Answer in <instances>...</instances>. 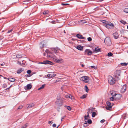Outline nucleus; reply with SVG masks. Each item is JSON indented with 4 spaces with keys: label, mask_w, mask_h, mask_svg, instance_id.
I'll list each match as a JSON object with an SVG mask.
<instances>
[{
    "label": "nucleus",
    "mask_w": 128,
    "mask_h": 128,
    "mask_svg": "<svg viewBox=\"0 0 128 128\" xmlns=\"http://www.w3.org/2000/svg\"><path fill=\"white\" fill-rule=\"evenodd\" d=\"M85 123H84V126L86 127L88 126V125L87 124V121H85Z\"/></svg>",
    "instance_id": "obj_30"
},
{
    "label": "nucleus",
    "mask_w": 128,
    "mask_h": 128,
    "mask_svg": "<svg viewBox=\"0 0 128 128\" xmlns=\"http://www.w3.org/2000/svg\"><path fill=\"white\" fill-rule=\"evenodd\" d=\"M23 108V106H19V107L18 108V109H22Z\"/></svg>",
    "instance_id": "obj_52"
},
{
    "label": "nucleus",
    "mask_w": 128,
    "mask_h": 128,
    "mask_svg": "<svg viewBox=\"0 0 128 128\" xmlns=\"http://www.w3.org/2000/svg\"><path fill=\"white\" fill-rule=\"evenodd\" d=\"M107 106L106 107L107 110H110L112 108V107L113 106V104H111L110 102L107 101L106 102Z\"/></svg>",
    "instance_id": "obj_3"
},
{
    "label": "nucleus",
    "mask_w": 128,
    "mask_h": 128,
    "mask_svg": "<svg viewBox=\"0 0 128 128\" xmlns=\"http://www.w3.org/2000/svg\"><path fill=\"white\" fill-rule=\"evenodd\" d=\"M95 109V108H88V113H91Z\"/></svg>",
    "instance_id": "obj_16"
},
{
    "label": "nucleus",
    "mask_w": 128,
    "mask_h": 128,
    "mask_svg": "<svg viewBox=\"0 0 128 128\" xmlns=\"http://www.w3.org/2000/svg\"><path fill=\"white\" fill-rule=\"evenodd\" d=\"M23 70V69L22 68H20L17 71V73L19 74Z\"/></svg>",
    "instance_id": "obj_21"
},
{
    "label": "nucleus",
    "mask_w": 128,
    "mask_h": 128,
    "mask_svg": "<svg viewBox=\"0 0 128 128\" xmlns=\"http://www.w3.org/2000/svg\"><path fill=\"white\" fill-rule=\"evenodd\" d=\"M114 100V98L113 97L110 98V100L111 101H113Z\"/></svg>",
    "instance_id": "obj_49"
},
{
    "label": "nucleus",
    "mask_w": 128,
    "mask_h": 128,
    "mask_svg": "<svg viewBox=\"0 0 128 128\" xmlns=\"http://www.w3.org/2000/svg\"><path fill=\"white\" fill-rule=\"evenodd\" d=\"M44 63V61L43 62H40V64H44V63Z\"/></svg>",
    "instance_id": "obj_63"
},
{
    "label": "nucleus",
    "mask_w": 128,
    "mask_h": 128,
    "mask_svg": "<svg viewBox=\"0 0 128 128\" xmlns=\"http://www.w3.org/2000/svg\"><path fill=\"white\" fill-rule=\"evenodd\" d=\"M16 57L18 58H21V54L19 53L16 56Z\"/></svg>",
    "instance_id": "obj_23"
},
{
    "label": "nucleus",
    "mask_w": 128,
    "mask_h": 128,
    "mask_svg": "<svg viewBox=\"0 0 128 128\" xmlns=\"http://www.w3.org/2000/svg\"><path fill=\"white\" fill-rule=\"evenodd\" d=\"M93 53L89 49H86L84 52V54H87L88 55H90Z\"/></svg>",
    "instance_id": "obj_7"
},
{
    "label": "nucleus",
    "mask_w": 128,
    "mask_h": 128,
    "mask_svg": "<svg viewBox=\"0 0 128 128\" xmlns=\"http://www.w3.org/2000/svg\"><path fill=\"white\" fill-rule=\"evenodd\" d=\"M89 42H90L92 40V38L91 37H88L87 38Z\"/></svg>",
    "instance_id": "obj_42"
},
{
    "label": "nucleus",
    "mask_w": 128,
    "mask_h": 128,
    "mask_svg": "<svg viewBox=\"0 0 128 128\" xmlns=\"http://www.w3.org/2000/svg\"><path fill=\"white\" fill-rule=\"evenodd\" d=\"M126 84L124 85L121 88L120 91L121 92L123 93L126 91Z\"/></svg>",
    "instance_id": "obj_10"
},
{
    "label": "nucleus",
    "mask_w": 128,
    "mask_h": 128,
    "mask_svg": "<svg viewBox=\"0 0 128 128\" xmlns=\"http://www.w3.org/2000/svg\"><path fill=\"white\" fill-rule=\"evenodd\" d=\"M49 12L48 10L44 11L43 12V14H48Z\"/></svg>",
    "instance_id": "obj_32"
},
{
    "label": "nucleus",
    "mask_w": 128,
    "mask_h": 128,
    "mask_svg": "<svg viewBox=\"0 0 128 128\" xmlns=\"http://www.w3.org/2000/svg\"><path fill=\"white\" fill-rule=\"evenodd\" d=\"M10 88V87H9V88H7L6 89V90H9Z\"/></svg>",
    "instance_id": "obj_60"
},
{
    "label": "nucleus",
    "mask_w": 128,
    "mask_h": 128,
    "mask_svg": "<svg viewBox=\"0 0 128 128\" xmlns=\"http://www.w3.org/2000/svg\"><path fill=\"white\" fill-rule=\"evenodd\" d=\"M76 48L79 50H81L83 49V47L81 46L78 45L77 46Z\"/></svg>",
    "instance_id": "obj_19"
},
{
    "label": "nucleus",
    "mask_w": 128,
    "mask_h": 128,
    "mask_svg": "<svg viewBox=\"0 0 128 128\" xmlns=\"http://www.w3.org/2000/svg\"><path fill=\"white\" fill-rule=\"evenodd\" d=\"M21 58L22 57H24V56H25V55L23 54H21Z\"/></svg>",
    "instance_id": "obj_48"
},
{
    "label": "nucleus",
    "mask_w": 128,
    "mask_h": 128,
    "mask_svg": "<svg viewBox=\"0 0 128 128\" xmlns=\"http://www.w3.org/2000/svg\"><path fill=\"white\" fill-rule=\"evenodd\" d=\"M62 6H65V5H69V4H68L62 3Z\"/></svg>",
    "instance_id": "obj_47"
},
{
    "label": "nucleus",
    "mask_w": 128,
    "mask_h": 128,
    "mask_svg": "<svg viewBox=\"0 0 128 128\" xmlns=\"http://www.w3.org/2000/svg\"><path fill=\"white\" fill-rule=\"evenodd\" d=\"M80 22L82 23H85L86 22L85 20H80Z\"/></svg>",
    "instance_id": "obj_43"
},
{
    "label": "nucleus",
    "mask_w": 128,
    "mask_h": 128,
    "mask_svg": "<svg viewBox=\"0 0 128 128\" xmlns=\"http://www.w3.org/2000/svg\"><path fill=\"white\" fill-rule=\"evenodd\" d=\"M76 36L79 39H84V40H86V38L83 37L82 36L81 34H77L76 35Z\"/></svg>",
    "instance_id": "obj_13"
},
{
    "label": "nucleus",
    "mask_w": 128,
    "mask_h": 128,
    "mask_svg": "<svg viewBox=\"0 0 128 128\" xmlns=\"http://www.w3.org/2000/svg\"><path fill=\"white\" fill-rule=\"evenodd\" d=\"M32 74H29V75L28 74H26L25 75V77L26 78L30 77V76H31L32 75Z\"/></svg>",
    "instance_id": "obj_40"
},
{
    "label": "nucleus",
    "mask_w": 128,
    "mask_h": 128,
    "mask_svg": "<svg viewBox=\"0 0 128 128\" xmlns=\"http://www.w3.org/2000/svg\"><path fill=\"white\" fill-rule=\"evenodd\" d=\"M65 116H63L61 118V121H62L63 120V119H64V117Z\"/></svg>",
    "instance_id": "obj_58"
},
{
    "label": "nucleus",
    "mask_w": 128,
    "mask_h": 128,
    "mask_svg": "<svg viewBox=\"0 0 128 128\" xmlns=\"http://www.w3.org/2000/svg\"><path fill=\"white\" fill-rule=\"evenodd\" d=\"M27 124H26L24 126H22L21 128H25L27 127Z\"/></svg>",
    "instance_id": "obj_44"
},
{
    "label": "nucleus",
    "mask_w": 128,
    "mask_h": 128,
    "mask_svg": "<svg viewBox=\"0 0 128 128\" xmlns=\"http://www.w3.org/2000/svg\"><path fill=\"white\" fill-rule=\"evenodd\" d=\"M85 90L87 92H88L89 89L88 88L87 86H85Z\"/></svg>",
    "instance_id": "obj_24"
},
{
    "label": "nucleus",
    "mask_w": 128,
    "mask_h": 128,
    "mask_svg": "<svg viewBox=\"0 0 128 128\" xmlns=\"http://www.w3.org/2000/svg\"><path fill=\"white\" fill-rule=\"evenodd\" d=\"M57 97V100L55 102V104L57 106H61L64 102L62 99H60V97L59 95Z\"/></svg>",
    "instance_id": "obj_2"
},
{
    "label": "nucleus",
    "mask_w": 128,
    "mask_h": 128,
    "mask_svg": "<svg viewBox=\"0 0 128 128\" xmlns=\"http://www.w3.org/2000/svg\"><path fill=\"white\" fill-rule=\"evenodd\" d=\"M104 42L108 46H110L112 42L110 40L109 38H106L105 39Z\"/></svg>",
    "instance_id": "obj_6"
},
{
    "label": "nucleus",
    "mask_w": 128,
    "mask_h": 128,
    "mask_svg": "<svg viewBox=\"0 0 128 128\" xmlns=\"http://www.w3.org/2000/svg\"><path fill=\"white\" fill-rule=\"evenodd\" d=\"M39 45L40 48L41 49L46 46L42 42H40L39 44Z\"/></svg>",
    "instance_id": "obj_18"
},
{
    "label": "nucleus",
    "mask_w": 128,
    "mask_h": 128,
    "mask_svg": "<svg viewBox=\"0 0 128 128\" xmlns=\"http://www.w3.org/2000/svg\"><path fill=\"white\" fill-rule=\"evenodd\" d=\"M32 88V86L30 84H28L24 88L26 90H30L31 88Z\"/></svg>",
    "instance_id": "obj_12"
},
{
    "label": "nucleus",
    "mask_w": 128,
    "mask_h": 128,
    "mask_svg": "<svg viewBox=\"0 0 128 128\" xmlns=\"http://www.w3.org/2000/svg\"><path fill=\"white\" fill-rule=\"evenodd\" d=\"M112 54L111 52H109L108 54V56H112Z\"/></svg>",
    "instance_id": "obj_34"
},
{
    "label": "nucleus",
    "mask_w": 128,
    "mask_h": 128,
    "mask_svg": "<svg viewBox=\"0 0 128 128\" xmlns=\"http://www.w3.org/2000/svg\"><path fill=\"white\" fill-rule=\"evenodd\" d=\"M51 49L52 51L54 52L55 53H56L58 52L59 50H60V49L57 47L55 48H52Z\"/></svg>",
    "instance_id": "obj_8"
},
{
    "label": "nucleus",
    "mask_w": 128,
    "mask_h": 128,
    "mask_svg": "<svg viewBox=\"0 0 128 128\" xmlns=\"http://www.w3.org/2000/svg\"><path fill=\"white\" fill-rule=\"evenodd\" d=\"M44 64H48L51 65H52L53 64V63L51 62L48 60L44 61Z\"/></svg>",
    "instance_id": "obj_15"
},
{
    "label": "nucleus",
    "mask_w": 128,
    "mask_h": 128,
    "mask_svg": "<svg viewBox=\"0 0 128 128\" xmlns=\"http://www.w3.org/2000/svg\"><path fill=\"white\" fill-rule=\"evenodd\" d=\"M30 0H24V1L23 2H30Z\"/></svg>",
    "instance_id": "obj_56"
},
{
    "label": "nucleus",
    "mask_w": 128,
    "mask_h": 128,
    "mask_svg": "<svg viewBox=\"0 0 128 128\" xmlns=\"http://www.w3.org/2000/svg\"><path fill=\"white\" fill-rule=\"evenodd\" d=\"M84 65L83 64H82L81 65V66L82 67H83L84 66Z\"/></svg>",
    "instance_id": "obj_61"
},
{
    "label": "nucleus",
    "mask_w": 128,
    "mask_h": 128,
    "mask_svg": "<svg viewBox=\"0 0 128 128\" xmlns=\"http://www.w3.org/2000/svg\"><path fill=\"white\" fill-rule=\"evenodd\" d=\"M54 60L55 62L57 63V61H58V59L56 58H54Z\"/></svg>",
    "instance_id": "obj_54"
},
{
    "label": "nucleus",
    "mask_w": 128,
    "mask_h": 128,
    "mask_svg": "<svg viewBox=\"0 0 128 128\" xmlns=\"http://www.w3.org/2000/svg\"><path fill=\"white\" fill-rule=\"evenodd\" d=\"M72 40H73V41H75V40H76V39H72Z\"/></svg>",
    "instance_id": "obj_64"
},
{
    "label": "nucleus",
    "mask_w": 128,
    "mask_h": 128,
    "mask_svg": "<svg viewBox=\"0 0 128 128\" xmlns=\"http://www.w3.org/2000/svg\"><path fill=\"white\" fill-rule=\"evenodd\" d=\"M111 94L113 96H115L114 98L116 100H120L122 97V95L120 94H113V93H111Z\"/></svg>",
    "instance_id": "obj_5"
},
{
    "label": "nucleus",
    "mask_w": 128,
    "mask_h": 128,
    "mask_svg": "<svg viewBox=\"0 0 128 128\" xmlns=\"http://www.w3.org/2000/svg\"><path fill=\"white\" fill-rule=\"evenodd\" d=\"M56 124H54L52 125V126L53 127H56Z\"/></svg>",
    "instance_id": "obj_55"
},
{
    "label": "nucleus",
    "mask_w": 128,
    "mask_h": 128,
    "mask_svg": "<svg viewBox=\"0 0 128 128\" xmlns=\"http://www.w3.org/2000/svg\"><path fill=\"white\" fill-rule=\"evenodd\" d=\"M100 48H99L98 47L95 48V49L93 50V53H95L98 52H99L100 51Z\"/></svg>",
    "instance_id": "obj_11"
},
{
    "label": "nucleus",
    "mask_w": 128,
    "mask_h": 128,
    "mask_svg": "<svg viewBox=\"0 0 128 128\" xmlns=\"http://www.w3.org/2000/svg\"><path fill=\"white\" fill-rule=\"evenodd\" d=\"M56 75V74H54L53 73H51L50 74H48L47 75V76L48 78H52L54 77Z\"/></svg>",
    "instance_id": "obj_14"
},
{
    "label": "nucleus",
    "mask_w": 128,
    "mask_h": 128,
    "mask_svg": "<svg viewBox=\"0 0 128 128\" xmlns=\"http://www.w3.org/2000/svg\"><path fill=\"white\" fill-rule=\"evenodd\" d=\"M86 97V96L84 94L82 96L80 97V98L82 99H83L85 98Z\"/></svg>",
    "instance_id": "obj_37"
},
{
    "label": "nucleus",
    "mask_w": 128,
    "mask_h": 128,
    "mask_svg": "<svg viewBox=\"0 0 128 128\" xmlns=\"http://www.w3.org/2000/svg\"><path fill=\"white\" fill-rule=\"evenodd\" d=\"M8 80L12 82H14L15 80V79L13 78H8Z\"/></svg>",
    "instance_id": "obj_22"
},
{
    "label": "nucleus",
    "mask_w": 128,
    "mask_h": 128,
    "mask_svg": "<svg viewBox=\"0 0 128 128\" xmlns=\"http://www.w3.org/2000/svg\"><path fill=\"white\" fill-rule=\"evenodd\" d=\"M120 22L124 24H126V22H125L122 20H120Z\"/></svg>",
    "instance_id": "obj_28"
},
{
    "label": "nucleus",
    "mask_w": 128,
    "mask_h": 128,
    "mask_svg": "<svg viewBox=\"0 0 128 128\" xmlns=\"http://www.w3.org/2000/svg\"><path fill=\"white\" fill-rule=\"evenodd\" d=\"M96 115V112H92V117L94 118L95 117Z\"/></svg>",
    "instance_id": "obj_33"
},
{
    "label": "nucleus",
    "mask_w": 128,
    "mask_h": 128,
    "mask_svg": "<svg viewBox=\"0 0 128 128\" xmlns=\"http://www.w3.org/2000/svg\"><path fill=\"white\" fill-rule=\"evenodd\" d=\"M34 106V103L31 104H29V105L27 107V108H29Z\"/></svg>",
    "instance_id": "obj_20"
},
{
    "label": "nucleus",
    "mask_w": 128,
    "mask_h": 128,
    "mask_svg": "<svg viewBox=\"0 0 128 128\" xmlns=\"http://www.w3.org/2000/svg\"><path fill=\"white\" fill-rule=\"evenodd\" d=\"M124 12L128 13V8H126L124 10Z\"/></svg>",
    "instance_id": "obj_38"
},
{
    "label": "nucleus",
    "mask_w": 128,
    "mask_h": 128,
    "mask_svg": "<svg viewBox=\"0 0 128 128\" xmlns=\"http://www.w3.org/2000/svg\"><path fill=\"white\" fill-rule=\"evenodd\" d=\"M13 30V29H10V30H8V32H7V33H10Z\"/></svg>",
    "instance_id": "obj_45"
},
{
    "label": "nucleus",
    "mask_w": 128,
    "mask_h": 128,
    "mask_svg": "<svg viewBox=\"0 0 128 128\" xmlns=\"http://www.w3.org/2000/svg\"><path fill=\"white\" fill-rule=\"evenodd\" d=\"M108 83L110 84H113L115 82V79L112 76H110L108 78Z\"/></svg>",
    "instance_id": "obj_4"
},
{
    "label": "nucleus",
    "mask_w": 128,
    "mask_h": 128,
    "mask_svg": "<svg viewBox=\"0 0 128 128\" xmlns=\"http://www.w3.org/2000/svg\"><path fill=\"white\" fill-rule=\"evenodd\" d=\"M70 96L72 97V96L71 94L66 95L65 96L66 97V98H70Z\"/></svg>",
    "instance_id": "obj_35"
},
{
    "label": "nucleus",
    "mask_w": 128,
    "mask_h": 128,
    "mask_svg": "<svg viewBox=\"0 0 128 128\" xmlns=\"http://www.w3.org/2000/svg\"><path fill=\"white\" fill-rule=\"evenodd\" d=\"M48 123L50 124H51L52 123V121H49L48 122Z\"/></svg>",
    "instance_id": "obj_57"
},
{
    "label": "nucleus",
    "mask_w": 128,
    "mask_h": 128,
    "mask_svg": "<svg viewBox=\"0 0 128 128\" xmlns=\"http://www.w3.org/2000/svg\"><path fill=\"white\" fill-rule=\"evenodd\" d=\"M88 82H89L88 80V81H86V80H85V81H84V82H86V83H88Z\"/></svg>",
    "instance_id": "obj_59"
},
{
    "label": "nucleus",
    "mask_w": 128,
    "mask_h": 128,
    "mask_svg": "<svg viewBox=\"0 0 128 128\" xmlns=\"http://www.w3.org/2000/svg\"><path fill=\"white\" fill-rule=\"evenodd\" d=\"M87 122L89 124H90L92 123V122L90 119H89L87 121Z\"/></svg>",
    "instance_id": "obj_26"
},
{
    "label": "nucleus",
    "mask_w": 128,
    "mask_h": 128,
    "mask_svg": "<svg viewBox=\"0 0 128 128\" xmlns=\"http://www.w3.org/2000/svg\"><path fill=\"white\" fill-rule=\"evenodd\" d=\"M112 35L114 38L116 39H117L118 37V34L117 32H115Z\"/></svg>",
    "instance_id": "obj_17"
},
{
    "label": "nucleus",
    "mask_w": 128,
    "mask_h": 128,
    "mask_svg": "<svg viewBox=\"0 0 128 128\" xmlns=\"http://www.w3.org/2000/svg\"><path fill=\"white\" fill-rule=\"evenodd\" d=\"M45 52H46L47 53H48L49 54L52 53L51 52H50L49 50L48 49H46V50H45Z\"/></svg>",
    "instance_id": "obj_41"
},
{
    "label": "nucleus",
    "mask_w": 128,
    "mask_h": 128,
    "mask_svg": "<svg viewBox=\"0 0 128 128\" xmlns=\"http://www.w3.org/2000/svg\"><path fill=\"white\" fill-rule=\"evenodd\" d=\"M84 120H85V121H87L86 120H87L88 118L87 117H86V118H85V116H84Z\"/></svg>",
    "instance_id": "obj_53"
},
{
    "label": "nucleus",
    "mask_w": 128,
    "mask_h": 128,
    "mask_svg": "<svg viewBox=\"0 0 128 128\" xmlns=\"http://www.w3.org/2000/svg\"><path fill=\"white\" fill-rule=\"evenodd\" d=\"M102 22L103 23L104 26L108 29H111L114 27V26L113 24L110 22L102 20Z\"/></svg>",
    "instance_id": "obj_1"
},
{
    "label": "nucleus",
    "mask_w": 128,
    "mask_h": 128,
    "mask_svg": "<svg viewBox=\"0 0 128 128\" xmlns=\"http://www.w3.org/2000/svg\"><path fill=\"white\" fill-rule=\"evenodd\" d=\"M89 113H88V112H87V114H88V115L87 116L85 115V117L86 118V117H87L88 118H90V117L89 116Z\"/></svg>",
    "instance_id": "obj_36"
},
{
    "label": "nucleus",
    "mask_w": 128,
    "mask_h": 128,
    "mask_svg": "<svg viewBox=\"0 0 128 128\" xmlns=\"http://www.w3.org/2000/svg\"><path fill=\"white\" fill-rule=\"evenodd\" d=\"M128 64V63H126V62L122 63L120 64L122 66H126Z\"/></svg>",
    "instance_id": "obj_27"
},
{
    "label": "nucleus",
    "mask_w": 128,
    "mask_h": 128,
    "mask_svg": "<svg viewBox=\"0 0 128 128\" xmlns=\"http://www.w3.org/2000/svg\"><path fill=\"white\" fill-rule=\"evenodd\" d=\"M66 106L67 108L69 110H71L72 108L70 106Z\"/></svg>",
    "instance_id": "obj_31"
},
{
    "label": "nucleus",
    "mask_w": 128,
    "mask_h": 128,
    "mask_svg": "<svg viewBox=\"0 0 128 128\" xmlns=\"http://www.w3.org/2000/svg\"><path fill=\"white\" fill-rule=\"evenodd\" d=\"M46 85L45 84H44L42 85V86L40 87L41 88H42V89L43 88H44L45 86Z\"/></svg>",
    "instance_id": "obj_51"
},
{
    "label": "nucleus",
    "mask_w": 128,
    "mask_h": 128,
    "mask_svg": "<svg viewBox=\"0 0 128 128\" xmlns=\"http://www.w3.org/2000/svg\"><path fill=\"white\" fill-rule=\"evenodd\" d=\"M46 54L45 53H44V56H46Z\"/></svg>",
    "instance_id": "obj_62"
},
{
    "label": "nucleus",
    "mask_w": 128,
    "mask_h": 128,
    "mask_svg": "<svg viewBox=\"0 0 128 128\" xmlns=\"http://www.w3.org/2000/svg\"><path fill=\"white\" fill-rule=\"evenodd\" d=\"M89 77L88 76H83L80 78V80L84 81L85 80H88L89 78Z\"/></svg>",
    "instance_id": "obj_9"
},
{
    "label": "nucleus",
    "mask_w": 128,
    "mask_h": 128,
    "mask_svg": "<svg viewBox=\"0 0 128 128\" xmlns=\"http://www.w3.org/2000/svg\"><path fill=\"white\" fill-rule=\"evenodd\" d=\"M31 72V71L30 70H29L27 71V74H30Z\"/></svg>",
    "instance_id": "obj_46"
},
{
    "label": "nucleus",
    "mask_w": 128,
    "mask_h": 128,
    "mask_svg": "<svg viewBox=\"0 0 128 128\" xmlns=\"http://www.w3.org/2000/svg\"><path fill=\"white\" fill-rule=\"evenodd\" d=\"M105 121V120L104 119H102L100 121V122L102 123H103Z\"/></svg>",
    "instance_id": "obj_50"
},
{
    "label": "nucleus",
    "mask_w": 128,
    "mask_h": 128,
    "mask_svg": "<svg viewBox=\"0 0 128 128\" xmlns=\"http://www.w3.org/2000/svg\"><path fill=\"white\" fill-rule=\"evenodd\" d=\"M85 41L84 40H77V42L78 43H83L85 42Z\"/></svg>",
    "instance_id": "obj_25"
},
{
    "label": "nucleus",
    "mask_w": 128,
    "mask_h": 128,
    "mask_svg": "<svg viewBox=\"0 0 128 128\" xmlns=\"http://www.w3.org/2000/svg\"><path fill=\"white\" fill-rule=\"evenodd\" d=\"M62 59H58V61H57V63H61L62 62Z\"/></svg>",
    "instance_id": "obj_29"
},
{
    "label": "nucleus",
    "mask_w": 128,
    "mask_h": 128,
    "mask_svg": "<svg viewBox=\"0 0 128 128\" xmlns=\"http://www.w3.org/2000/svg\"><path fill=\"white\" fill-rule=\"evenodd\" d=\"M26 62L24 60H23L22 62V66H24V65Z\"/></svg>",
    "instance_id": "obj_39"
}]
</instances>
